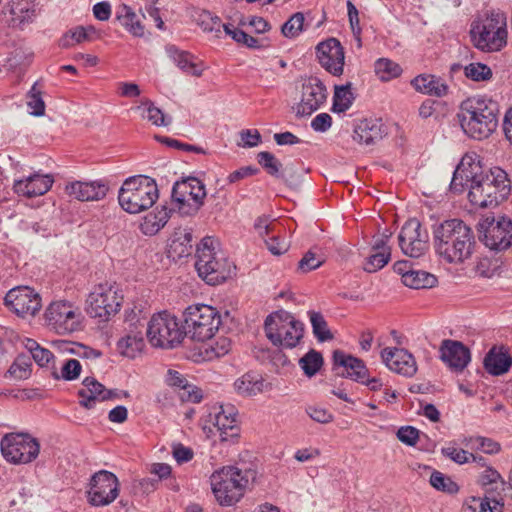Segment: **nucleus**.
<instances>
[{"instance_id": "obj_1", "label": "nucleus", "mask_w": 512, "mask_h": 512, "mask_svg": "<svg viewBox=\"0 0 512 512\" xmlns=\"http://www.w3.org/2000/svg\"><path fill=\"white\" fill-rule=\"evenodd\" d=\"M433 243L443 260L459 264L471 257L476 241L468 225L460 219H450L434 228Z\"/></svg>"}, {"instance_id": "obj_2", "label": "nucleus", "mask_w": 512, "mask_h": 512, "mask_svg": "<svg viewBox=\"0 0 512 512\" xmlns=\"http://www.w3.org/2000/svg\"><path fill=\"white\" fill-rule=\"evenodd\" d=\"M256 475L254 469L239 466H223L215 470L210 476V485L216 501L221 506L236 504Z\"/></svg>"}, {"instance_id": "obj_3", "label": "nucleus", "mask_w": 512, "mask_h": 512, "mask_svg": "<svg viewBox=\"0 0 512 512\" xmlns=\"http://www.w3.org/2000/svg\"><path fill=\"white\" fill-rule=\"evenodd\" d=\"M195 268L209 285H218L230 278L236 266L212 237H204L197 245Z\"/></svg>"}, {"instance_id": "obj_4", "label": "nucleus", "mask_w": 512, "mask_h": 512, "mask_svg": "<svg viewBox=\"0 0 512 512\" xmlns=\"http://www.w3.org/2000/svg\"><path fill=\"white\" fill-rule=\"evenodd\" d=\"M506 173L496 168L485 172L480 165L473 184L469 186L468 199L476 207L486 208L497 206L509 194Z\"/></svg>"}, {"instance_id": "obj_5", "label": "nucleus", "mask_w": 512, "mask_h": 512, "mask_svg": "<svg viewBox=\"0 0 512 512\" xmlns=\"http://www.w3.org/2000/svg\"><path fill=\"white\" fill-rule=\"evenodd\" d=\"M158 196L154 179L145 175H136L123 182L118 192V202L124 211L138 214L152 207Z\"/></svg>"}, {"instance_id": "obj_6", "label": "nucleus", "mask_w": 512, "mask_h": 512, "mask_svg": "<svg viewBox=\"0 0 512 512\" xmlns=\"http://www.w3.org/2000/svg\"><path fill=\"white\" fill-rule=\"evenodd\" d=\"M507 36V18L502 12H491L471 27L475 47L485 52L500 51L507 44Z\"/></svg>"}, {"instance_id": "obj_7", "label": "nucleus", "mask_w": 512, "mask_h": 512, "mask_svg": "<svg viewBox=\"0 0 512 512\" xmlns=\"http://www.w3.org/2000/svg\"><path fill=\"white\" fill-rule=\"evenodd\" d=\"M266 337L274 345L295 348L304 335V324L291 313L279 310L267 316L264 323Z\"/></svg>"}, {"instance_id": "obj_8", "label": "nucleus", "mask_w": 512, "mask_h": 512, "mask_svg": "<svg viewBox=\"0 0 512 512\" xmlns=\"http://www.w3.org/2000/svg\"><path fill=\"white\" fill-rule=\"evenodd\" d=\"M183 318L185 334L199 342L211 339L221 324L219 312L206 304L188 306L183 312Z\"/></svg>"}, {"instance_id": "obj_9", "label": "nucleus", "mask_w": 512, "mask_h": 512, "mask_svg": "<svg viewBox=\"0 0 512 512\" xmlns=\"http://www.w3.org/2000/svg\"><path fill=\"white\" fill-rule=\"evenodd\" d=\"M146 336L149 343L157 348H173L183 339V332L177 318L162 311L153 314L146 324Z\"/></svg>"}, {"instance_id": "obj_10", "label": "nucleus", "mask_w": 512, "mask_h": 512, "mask_svg": "<svg viewBox=\"0 0 512 512\" xmlns=\"http://www.w3.org/2000/svg\"><path fill=\"white\" fill-rule=\"evenodd\" d=\"M123 296L115 284L101 283L94 287L86 300V311L93 317L107 321L119 312Z\"/></svg>"}, {"instance_id": "obj_11", "label": "nucleus", "mask_w": 512, "mask_h": 512, "mask_svg": "<svg viewBox=\"0 0 512 512\" xmlns=\"http://www.w3.org/2000/svg\"><path fill=\"white\" fill-rule=\"evenodd\" d=\"M0 450L9 463L28 464L38 457L40 443L28 433H8L0 441Z\"/></svg>"}, {"instance_id": "obj_12", "label": "nucleus", "mask_w": 512, "mask_h": 512, "mask_svg": "<svg viewBox=\"0 0 512 512\" xmlns=\"http://www.w3.org/2000/svg\"><path fill=\"white\" fill-rule=\"evenodd\" d=\"M497 104L479 97H471L464 100L457 113L461 128L466 126L484 125L486 127L497 126Z\"/></svg>"}, {"instance_id": "obj_13", "label": "nucleus", "mask_w": 512, "mask_h": 512, "mask_svg": "<svg viewBox=\"0 0 512 512\" xmlns=\"http://www.w3.org/2000/svg\"><path fill=\"white\" fill-rule=\"evenodd\" d=\"M82 314L79 308L65 300L51 302L44 312L45 324L58 334H70L80 328Z\"/></svg>"}, {"instance_id": "obj_14", "label": "nucleus", "mask_w": 512, "mask_h": 512, "mask_svg": "<svg viewBox=\"0 0 512 512\" xmlns=\"http://www.w3.org/2000/svg\"><path fill=\"white\" fill-rule=\"evenodd\" d=\"M37 17L34 0H0V25L23 31Z\"/></svg>"}, {"instance_id": "obj_15", "label": "nucleus", "mask_w": 512, "mask_h": 512, "mask_svg": "<svg viewBox=\"0 0 512 512\" xmlns=\"http://www.w3.org/2000/svg\"><path fill=\"white\" fill-rule=\"evenodd\" d=\"M120 483L117 476L107 470L94 473L87 491L88 503L94 507H104L113 503L119 496Z\"/></svg>"}, {"instance_id": "obj_16", "label": "nucleus", "mask_w": 512, "mask_h": 512, "mask_svg": "<svg viewBox=\"0 0 512 512\" xmlns=\"http://www.w3.org/2000/svg\"><path fill=\"white\" fill-rule=\"evenodd\" d=\"M398 241L405 255L419 258L428 249L429 235L421 223L416 218H412L402 226Z\"/></svg>"}, {"instance_id": "obj_17", "label": "nucleus", "mask_w": 512, "mask_h": 512, "mask_svg": "<svg viewBox=\"0 0 512 512\" xmlns=\"http://www.w3.org/2000/svg\"><path fill=\"white\" fill-rule=\"evenodd\" d=\"M4 303L16 315L25 318L40 310L41 297L29 286H17L6 293Z\"/></svg>"}, {"instance_id": "obj_18", "label": "nucleus", "mask_w": 512, "mask_h": 512, "mask_svg": "<svg viewBox=\"0 0 512 512\" xmlns=\"http://www.w3.org/2000/svg\"><path fill=\"white\" fill-rule=\"evenodd\" d=\"M482 241L486 247L494 251H503L512 245V221L504 216L498 220L488 218L483 224Z\"/></svg>"}, {"instance_id": "obj_19", "label": "nucleus", "mask_w": 512, "mask_h": 512, "mask_svg": "<svg viewBox=\"0 0 512 512\" xmlns=\"http://www.w3.org/2000/svg\"><path fill=\"white\" fill-rule=\"evenodd\" d=\"M206 190L204 184L195 177L182 178L174 183L172 188V199L178 204V209L182 210L184 205L192 200L194 202V211H197L204 202Z\"/></svg>"}, {"instance_id": "obj_20", "label": "nucleus", "mask_w": 512, "mask_h": 512, "mask_svg": "<svg viewBox=\"0 0 512 512\" xmlns=\"http://www.w3.org/2000/svg\"><path fill=\"white\" fill-rule=\"evenodd\" d=\"M326 99L325 85L317 77L306 79L302 85V97L296 109V116L311 115L325 103Z\"/></svg>"}, {"instance_id": "obj_21", "label": "nucleus", "mask_w": 512, "mask_h": 512, "mask_svg": "<svg viewBox=\"0 0 512 512\" xmlns=\"http://www.w3.org/2000/svg\"><path fill=\"white\" fill-rule=\"evenodd\" d=\"M317 58L321 66L334 76H340L344 67V49L339 40L329 38L316 47Z\"/></svg>"}, {"instance_id": "obj_22", "label": "nucleus", "mask_w": 512, "mask_h": 512, "mask_svg": "<svg viewBox=\"0 0 512 512\" xmlns=\"http://www.w3.org/2000/svg\"><path fill=\"white\" fill-rule=\"evenodd\" d=\"M207 421L216 428L221 441H228L238 435L237 410L233 405L214 406Z\"/></svg>"}, {"instance_id": "obj_23", "label": "nucleus", "mask_w": 512, "mask_h": 512, "mask_svg": "<svg viewBox=\"0 0 512 512\" xmlns=\"http://www.w3.org/2000/svg\"><path fill=\"white\" fill-rule=\"evenodd\" d=\"M333 371L336 375L348 378L357 383L363 382L369 371L363 360L341 350L333 352Z\"/></svg>"}, {"instance_id": "obj_24", "label": "nucleus", "mask_w": 512, "mask_h": 512, "mask_svg": "<svg viewBox=\"0 0 512 512\" xmlns=\"http://www.w3.org/2000/svg\"><path fill=\"white\" fill-rule=\"evenodd\" d=\"M439 357L451 370L463 371L471 361L468 347L457 340L445 339L439 347Z\"/></svg>"}, {"instance_id": "obj_25", "label": "nucleus", "mask_w": 512, "mask_h": 512, "mask_svg": "<svg viewBox=\"0 0 512 512\" xmlns=\"http://www.w3.org/2000/svg\"><path fill=\"white\" fill-rule=\"evenodd\" d=\"M480 172V160L477 155L466 154L453 172L450 191L455 194L464 192L466 187L473 184L477 172Z\"/></svg>"}, {"instance_id": "obj_26", "label": "nucleus", "mask_w": 512, "mask_h": 512, "mask_svg": "<svg viewBox=\"0 0 512 512\" xmlns=\"http://www.w3.org/2000/svg\"><path fill=\"white\" fill-rule=\"evenodd\" d=\"M381 358L391 371L412 377L417 372V364L414 356L402 348H384L381 351Z\"/></svg>"}, {"instance_id": "obj_27", "label": "nucleus", "mask_w": 512, "mask_h": 512, "mask_svg": "<svg viewBox=\"0 0 512 512\" xmlns=\"http://www.w3.org/2000/svg\"><path fill=\"white\" fill-rule=\"evenodd\" d=\"M53 182L52 175L37 172L25 179L14 180L13 189L18 195L31 198L47 193Z\"/></svg>"}, {"instance_id": "obj_28", "label": "nucleus", "mask_w": 512, "mask_h": 512, "mask_svg": "<svg viewBox=\"0 0 512 512\" xmlns=\"http://www.w3.org/2000/svg\"><path fill=\"white\" fill-rule=\"evenodd\" d=\"M66 193L79 201H99L108 192L107 184L102 180L83 182L75 181L66 185Z\"/></svg>"}, {"instance_id": "obj_29", "label": "nucleus", "mask_w": 512, "mask_h": 512, "mask_svg": "<svg viewBox=\"0 0 512 512\" xmlns=\"http://www.w3.org/2000/svg\"><path fill=\"white\" fill-rule=\"evenodd\" d=\"M83 388L78 391L80 406L86 409L95 407L98 401L109 400V392L103 384L93 377H86L82 382Z\"/></svg>"}, {"instance_id": "obj_30", "label": "nucleus", "mask_w": 512, "mask_h": 512, "mask_svg": "<svg viewBox=\"0 0 512 512\" xmlns=\"http://www.w3.org/2000/svg\"><path fill=\"white\" fill-rule=\"evenodd\" d=\"M382 130H341L338 138L342 146L350 148L355 144L360 146H371L381 140L384 135Z\"/></svg>"}, {"instance_id": "obj_31", "label": "nucleus", "mask_w": 512, "mask_h": 512, "mask_svg": "<svg viewBox=\"0 0 512 512\" xmlns=\"http://www.w3.org/2000/svg\"><path fill=\"white\" fill-rule=\"evenodd\" d=\"M483 364L489 374L499 376L510 369L512 357L503 347H492L486 354Z\"/></svg>"}, {"instance_id": "obj_32", "label": "nucleus", "mask_w": 512, "mask_h": 512, "mask_svg": "<svg viewBox=\"0 0 512 512\" xmlns=\"http://www.w3.org/2000/svg\"><path fill=\"white\" fill-rule=\"evenodd\" d=\"M411 85L418 92L435 97H443L448 94V84L435 75H418L412 81Z\"/></svg>"}, {"instance_id": "obj_33", "label": "nucleus", "mask_w": 512, "mask_h": 512, "mask_svg": "<svg viewBox=\"0 0 512 512\" xmlns=\"http://www.w3.org/2000/svg\"><path fill=\"white\" fill-rule=\"evenodd\" d=\"M168 57L184 73L192 76H201L203 68L194 62V56L184 50L178 49L175 45L169 44L165 47Z\"/></svg>"}, {"instance_id": "obj_34", "label": "nucleus", "mask_w": 512, "mask_h": 512, "mask_svg": "<svg viewBox=\"0 0 512 512\" xmlns=\"http://www.w3.org/2000/svg\"><path fill=\"white\" fill-rule=\"evenodd\" d=\"M193 248V235L191 230L179 229L171 238L168 254L169 257L181 259L191 254Z\"/></svg>"}, {"instance_id": "obj_35", "label": "nucleus", "mask_w": 512, "mask_h": 512, "mask_svg": "<svg viewBox=\"0 0 512 512\" xmlns=\"http://www.w3.org/2000/svg\"><path fill=\"white\" fill-rule=\"evenodd\" d=\"M233 386L238 395L250 397L263 391L264 379L259 373L250 371L237 378Z\"/></svg>"}, {"instance_id": "obj_36", "label": "nucleus", "mask_w": 512, "mask_h": 512, "mask_svg": "<svg viewBox=\"0 0 512 512\" xmlns=\"http://www.w3.org/2000/svg\"><path fill=\"white\" fill-rule=\"evenodd\" d=\"M170 210L162 206L155 211L148 213L140 224V230L143 234L153 236L157 234L168 222Z\"/></svg>"}, {"instance_id": "obj_37", "label": "nucleus", "mask_w": 512, "mask_h": 512, "mask_svg": "<svg viewBox=\"0 0 512 512\" xmlns=\"http://www.w3.org/2000/svg\"><path fill=\"white\" fill-rule=\"evenodd\" d=\"M141 329L138 331L130 330L128 334L121 338L118 343V349L120 350L121 354H123L126 357L134 358L136 354L145 346L144 337L142 333V329L144 328V324H140Z\"/></svg>"}, {"instance_id": "obj_38", "label": "nucleus", "mask_w": 512, "mask_h": 512, "mask_svg": "<svg viewBox=\"0 0 512 512\" xmlns=\"http://www.w3.org/2000/svg\"><path fill=\"white\" fill-rule=\"evenodd\" d=\"M435 275L424 270L410 269L403 274V284L412 289H429L436 286Z\"/></svg>"}, {"instance_id": "obj_39", "label": "nucleus", "mask_w": 512, "mask_h": 512, "mask_svg": "<svg viewBox=\"0 0 512 512\" xmlns=\"http://www.w3.org/2000/svg\"><path fill=\"white\" fill-rule=\"evenodd\" d=\"M116 18L121 25L135 37L144 35V26L137 19L135 12L128 5H121L116 11Z\"/></svg>"}, {"instance_id": "obj_40", "label": "nucleus", "mask_w": 512, "mask_h": 512, "mask_svg": "<svg viewBox=\"0 0 512 512\" xmlns=\"http://www.w3.org/2000/svg\"><path fill=\"white\" fill-rule=\"evenodd\" d=\"M197 24L203 32L211 34L214 38L220 39L222 36L221 19L210 11L203 10L198 14Z\"/></svg>"}, {"instance_id": "obj_41", "label": "nucleus", "mask_w": 512, "mask_h": 512, "mask_svg": "<svg viewBox=\"0 0 512 512\" xmlns=\"http://www.w3.org/2000/svg\"><path fill=\"white\" fill-rule=\"evenodd\" d=\"M95 33V28L92 26L83 27L78 26L74 29L69 30L60 39V46L62 48H69L75 44L82 43L84 41H90L92 34Z\"/></svg>"}, {"instance_id": "obj_42", "label": "nucleus", "mask_w": 512, "mask_h": 512, "mask_svg": "<svg viewBox=\"0 0 512 512\" xmlns=\"http://www.w3.org/2000/svg\"><path fill=\"white\" fill-rule=\"evenodd\" d=\"M137 109L141 111L142 117L151 121L153 125L169 126L172 123L170 116L165 115L161 109L148 100L138 106Z\"/></svg>"}, {"instance_id": "obj_43", "label": "nucleus", "mask_w": 512, "mask_h": 512, "mask_svg": "<svg viewBox=\"0 0 512 512\" xmlns=\"http://www.w3.org/2000/svg\"><path fill=\"white\" fill-rule=\"evenodd\" d=\"M462 444L469 446L471 449L482 450L489 455H494L501 451L499 442L483 436L464 437Z\"/></svg>"}, {"instance_id": "obj_44", "label": "nucleus", "mask_w": 512, "mask_h": 512, "mask_svg": "<svg viewBox=\"0 0 512 512\" xmlns=\"http://www.w3.org/2000/svg\"><path fill=\"white\" fill-rule=\"evenodd\" d=\"M375 73L382 81H390L402 73L401 66L387 58H380L374 65Z\"/></svg>"}, {"instance_id": "obj_45", "label": "nucleus", "mask_w": 512, "mask_h": 512, "mask_svg": "<svg viewBox=\"0 0 512 512\" xmlns=\"http://www.w3.org/2000/svg\"><path fill=\"white\" fill-rule=\"evenodd\" d=\"M308 316L313 334L320 342L328 341L333 338L332 333L328 329L327 322L320 312L308 311Z\"/></svg>"}, {"instance_id": "obj_46", "label": "nucleus", "mask_w": 512, "mask_h": 512, "mask_svg": "<svg viewBox=\"0 0 512 512\" xmlns=\"http://www.w3.org/2000/svg\"><path fill=\"white\" fill-rule=\"evenodd\" d=\"M81 371L82 365L77 359H67L62 365L60 373H58L54 367L51 375L57 380L73 381L79 378Z\"/></svg>"}, {"instance_id": "obj_47", "label": "nucleus", "mask_w": 512, "mask_h": 512, "mask_svg": "<svg viewBox=\"0 0 512 512\" xmlns=\"http://www.w3.org/2000/svg\"><path fill=\"white\" fill-rule=\"evenodd\" d=\"M353 100L354 97L348 85L336 87L333 96L332 111L336 113L345 112L351 107Z\"/></svg>"}, {"instance_id": "obj_48", "label": "nucleus", "mask_w": 512, "mask_h": 512, "mask_svg": "<svg viewBox=\"0 0 512 512\" xmlns=\"http://www.w3.org/2000/svg\"><path fill=\"white\" fill-rule=\"evenodd\" d=\"M299 365L308 377L314 376L323 365V357L320 352L311 349L300 360Z\"/></svg>"}, {"instance_id": "obj_49", "label": "nucleus", "mask_w": 512, "mask_h": 512, "mask_svg": "<svg viewBox=\"0 0 512 512\" xmlns=\"http://www.w3.org/2000/svg\"><path fill=\"white\" fill-rule=\"evenodd\" d=\"M431 486L438 491L449 494H455L459 491V486L450 477L444 475L439 471H433L430 480Z\"/></svg>"}, {"instance_id": "obj_50", "label": "nucleus", "mask_w": 512, "mask_h": 512, "mask_svg": "<svg viewBox=\"0 0 512 512\" xmlns=\"http://www.w3.org/2000/svg\"><path fill=\"white\" fill-rule=\"evenodd\" d=\"M7 374L15 379L24 380L31 375V362L25 355L18 356L7 371Z\"/></svg>"}, {"instance_id": "obj_51", "label": "nucleus", "mask_w": 512, "mask_h": 512, "mask_svg": "<svg viewBox=\"0 0 512 512\" xmlns=\"http://www.w3.org/2000/svg\"><path fill=\"white\" fill-rule=\"evenodd\" d=\"M304 15L301 12L293 14L281 28L282 34L287 38H295L304 30Z\"/></svg>"}, {"instance_id": "obj_52", "label": "nucleus", "mask_w": 512, "mask_h": 512, "mask_svg": "<svg viewBox=\"0 0 512 512\" xmlns=\"http://www.w3.org/2000/svg\"><path fill=\"white\" fill-rule=\"evenodd\" d=\"M258 163L262 166L266 172L274 177L280 176V170L282 168L281 162L274 156V154L262 151L257 155Z\"/></svg>"}, {"instance_id": "obj_53", "label": "nucleus", "mask_w": 512, "mask_h": 512, "mask_svg": "<svg viewBox=\"0 0 512 512\" xmlns=\"http://www.w3.org/2000/svg\"><path fill=\"white\" fill-rule=\"evenodd\" d=\"M464 74L473 81H487L492 77L490 67L482 63H470L464 67Z\"/></svg>"}, {"instance_id": "obj_54", "label": "nucleus", "mask_w": 512, "mask_h": 512, "mask_svg": "<svg viewBox=\"0 0 512 512\" xmlns=\"http://www.w3.org/2000/svg\"><path fill=\"white\" fill-rule=\"evenodd\" d=\"M389 251H373V253L366 259L364 270L368 273H374L382 269L390 260Z\"/></svg>"}, {"instance_id": "obj_55", "label": "nucleus", "mask_w": 512, "mask_h": 512, "mask_svg": "<svg viewBox=\"0 0 512 512\" xmlns=\"http://www.w3.org/2000/svg\"><path fill=\"white\" fill-rule=\"evenodd\" d=\"M324 262L325 259L322 255H317L309 250L298 262L297 270L301 273H308L319 268Z\"/></svg>"}, {"instance_id": "obj_56", "label": "nucleus", "mask_w": 512, "mask_h": 512, "mask_svg": "<svg viewBox=\"0 0 512 512\" xmlns=\"http://www.w3.org/2000/svg\"><path fill=\"white\" fill-rule=\"evenodd\" d=\"M441 453L457 464L470 463V457L472 453L456 447L454 443L449 444L441 449Z\"/></svg>"}, {"instance_id": "obj_57", "label": "nucleus", "mask_w": 512, "mask_h": 512, "mask_svg": "<svg viewBox=\"0 0 512 512\" xmlns=\"http://www.w3.org/2000/svg\"><path fill=\"white\" fill-rule=\"evenodd\" d=\"M61 349L64 352H68L71 354H76L85 358H98L101 353L97 350L86 347L82 344L72 343V342H63L61 344Z\"/></svg>"}, {"instance_id": "obj_58", "label": "nucleus", "mask_w": 512, "mask_h": 512, "mask_svg": "<svg viewBox=\"0 0 512 512\" xmlns=\"http://www.w3.org/2000/svg\"><path fill=\"white\" fill-rule=\"evenodd\" d=\"M154 137L158 142L163 143L169 147H174V148L182 149L185 151L195 152L198 154H206V150L201 146L182 143L176 139L159 136V135H155Z\"/></svg>"}, {"instance_id": "obj_59", "label": "nucleus", "mask_w": 512, "mask_h": 512, "mask_svg": "<svg viewBox=\"0 0 512 512\" xmlns=\"http://www.w3.org/2000/svg\"><path fill=\"white\" fill-rule=\"evenodd\" d=\"M31 356L40 367L48 368L53 371L55 367V357L50 350L40 346Z\"/></svg>"}, {"instance_id": "obj_60", "label": "nucleus", "mask_w": 512, "mask_h": 512, "mask_svg": "<svg viewBox=\"0 0 512 512\" xmlns=\"http://www.w3.org/2000/svg\"><path fill=\"white\" fill-rule=\"evenodd\" d=\"M305 412L313 421L321 424H327L333 420L332 413L320 406L309 405L305 408Z\"/></svg>"}, {"instance_id": "obj_61", "label": "nucleus", "mask_w": 512, "mask_h": 512, "mask_svg": "<svg viewBox=\"0 0 512 512\" xmlns=\"http://www.w3.org/2000/svg\"><path fill=\"white\" fill-rule=\"evenodd\" d=\"M500 266L496 261H491L488 258L481 259L477 266L476 272L479 276L484 278H492L496 274H498Z\"/></svg>"}, {"instance_id": "obj_62", "label": "nucleus", "mask_w": 512, "mask_h": 512, "mask_svg": "<svg viewBox=\"0 0 512 512\" xmlns=\"http://www.w3.org/2000/svg\"><path fill=\"white\" fill-rule=\"evenodd\" d=\"M397 438L404 444L414 446L419 439V430L412 426H404L398 429Z\"/></svg>"}, {"instance_id": "obj_63", "label": "nucleus", "mask_w": 512, "mask_h": 512, "mask_svg": "<svg viewBox=\"0 0 512 512\" xmlns=\"http://www.w3.org/2000/svg\"><path fill=\"white\" fill-rule=\"evenodd\" d=\"M178 394L182 401L191 403H199L203 398L202 390L190 383L178 391Z\"/></svg>"}, {"instance_id": "obj_64", "label": "nucleus", "mask_w": 512, "mask_h": 512, "mask_svg": "<svg viewBox=\"0 0 512 512\" xmlns=\"http://www.w3.org/2000/svg\"><path fill=\"white\" fill-rule=\"evenodd\" d=\"M231 349V341L226 337H221L216 340L214 343L209 345V348L206 349V352L211 353V357H222L226 355Z\"/></svg>"}]
</instances>
